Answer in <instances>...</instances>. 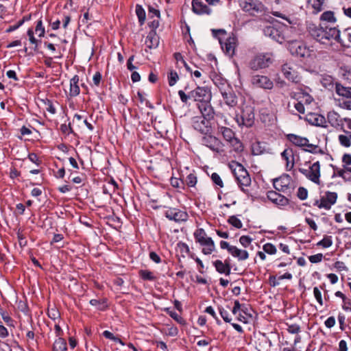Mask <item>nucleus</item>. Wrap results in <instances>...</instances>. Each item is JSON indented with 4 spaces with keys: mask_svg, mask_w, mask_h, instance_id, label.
Wrapping results in <instances>:
<instances>
[{
    "mask_svg": "<svg viewBox=\"0 0 351 351\" xmlns=\"http://www.w3.org/2000/svg\"><path fill=\"white\" fill-rule=\"evenodd\" d=\"M252 239L249 236H241L239 239V242L244 247H247L252 243Z\"/></svg>",
    "mask_w": 351,
    "mask_h": 351,
    "instance_id": "4d7b16f0",
    "label": "nucleus"
},
{
    "mask_svg": "<svg viewBox=\"0 0 351 351\" xmlns=\"http://www.w3.org/2000/svg\"><path fill=\"white\" fill-rule=\"evenodd\" d=\"M320 20L325 22H335L334 12L332 11L324 12L320 16Z\"/></svg>",
    "mask_w": 351,
    "mask_h": 351,
    "instance_id": "58836bf2",
    "label": "nucleus"
},
{
    "mask_svg": "<svg viewBox=\"0 0 351 351\" xmlns=\"http://www.w3.org/2000/svg\"><path fill=\"white\" fill-rule=\"evenodd\" d=\"M216 127L217 132L222 135L223 139L228 142L233 150L237 152H241L243 149V144L239 138L235 136V134L232 129L227 127L230 123L228 119L221 113L216 115Z\"/></svg>",
    "mask_w": 351,
    "mask_h": 351,
    "instance_id": "f257e3e1",
    "label": "nucleus"
},
{
    "mask_svg": "<svg viewBox=\"0 0 351 351\" xmlns=\"http://www.w3.org/2000/svg\"><path fill=\"white\" fill-rule=\"evenodd\" d=\"M53 351H66V341L62 338L59 337L56 339L53 346Z\"/></svg>",
    "mask_w": 351,
    "mask_h": 351,
    "instance_id": "473e14b6",
    "label": "nucleus"
},
{
    "mask_svg": "<svg viewBox=\"0 0 351 351\" xmlns=\"http://www.w3.org/2000/svg\"><path fill=\"white\" fill-rule=\"evenodd\" d=\"M241 9L250 14L256 15L265 12V5L259 0H239Z\"/></svg>",
    "mask_w": 351,
    "mask_h": 351,
    "instance_id": "9d476101",
    "label": "nucleus"
},
{
    "mask_svg": "<svg viewBox=\"0 0 351 351\" xmlns=\"http://www.w3.org/2000/svg\"><path fill=\"white\" fill-rule=\"evenodd\" d=\"M291 107H293L300 113L304 112V106L300 101L294 100L292 103L289 102L287 106L288 109L291 110Z\"/></svg>",
    "mask_w": 351,
    "mask_h": 351,
    "instance_id": "e433bc0d",
    "label": "nucleus"
},
{
    "mask_svg": "<svg viewBox=\"0 0 351 351\" xmlns=\"http://www.w3.org/2000/svg\"><path fill=\"white\" fill-rule=\"evenodd\" d=\"M211 180L213 182V183L215 184L219 187H223V182L218 173H213L211 175Z\"/></svg>",
    "mask_w": 351,
    "mask_h": 351,
    "instance_id": "864d4df0",
    "label": "nucleus"
},
{
    "mask_svg": "<svg viewBox=\"0 0 351 351\" xmlns=\"http://www.w3.org/2000/svg\"><path fill=\"white\" fill-rule=\"evenodd\" d=\"M212 119L204 117L195 116L191 119V125L194 130L202 134H208L212 132Z\"/></svg>",
    "mask_w": 351,
    "mask_h": 351,
    "instance_id": "f8f14e48",
    "label": "nucleus"
},
{
    "mask_svg": "<svg viewBox=\"0 0 351 351\" xmlns=\"http://www.w3.org/2000/svg\"><path fill=\"white\" fill-rule=\"evenodd\" d=\"M213 263L218 273L221 274H225L226 276H229L230 274L231 266L227 260H226L224 262H222L220 260H217Z\"/></svg>",
    "mask_w": 351,
    "mask_h": 351,
    "instance_id": "b1692460",
    "label": "nucleus"
},
{
    "mask_svg": "<svg viewBox=\"0 0 351 351\" xmlns=\"http://www.w3.org/2000/svg\"><path fill=\"white\" fill-rule=\"evenodd\" d=\"M338 140L341 145L345 147H350L351 146V139L346 136L341 134L338 136Z\"/></svg>",
    "mask_w": 351,
    "mask_h": 351,
    "instance_id": "8fccbe9b",
    "label": "nucleus"
},
{
    "mask_svg": "<svg viewBox=\"0 0 351 351\" xmlns=\"http://www.w3.org/2000/svg\"><path fill=\"white\" fill-rule=\"evenodd\" d=\"M191 97L197 103L210 100L211 93L207 87L197 86L195 89L191 90Z\"/></svg>",
    "mask_w": 351,
    "mask_h": 351,
    "instance_id": "dca6fc26",
    "label": "nucleus"
},
{
    "mask_svg": "<svg viewBox=\"0 0 351 351\" xmlns=\"http://www.w3.org/2000/svg\"><path fill=\"white\" fill-rule=\"evenodd\" d=\"M168 83L170 86H174L179 79L178 75L175 71H170L167 75Z\"/></svg>",
    "mask_w": 351,
    "mask_h": 351,
    "instance_id": "a19ab883",
    "label": "nucleus"
},
{
    "mask_svg": "<svg viewBox=\"0 0 351 351\" xmlns=\"http://www.w3.org/2000/svg\"><path fill=\"white\" fill-rule=\"evenodd\" d=\"M267 144L265 142L255 141L252 144V153L258 156L268 152Z\"/></svg>",
    "mask_w": 351,
    "mask_h": 351,
    "instance_id": "a878e982",
    "label": "nucleus"
},
{
    "mask_svg": "<svg viewBox=\"0 0 351 351\" xmlns=\"http://www.w3.org/2000/svg\"><path fill=\"white\" fill-rule=\"evenodd\" d=\"M343 304L342 306V308L343 310L346 311H350L351 312V300L348 298H346L343 300Z\"/></svg>",
    "mask_w": 351,
    "mask_h": 351,
    "instance_id": "774afa93",
    "label": "nucleus"
},
{
    "mask_svg": "<svg viewBox=\"0 0 351 351\" xmlns=\"http://www.w3.org/2000/svg\"><path fill=\"white\" fill-rule=\"evenodd\" d=\"M283 24L272 23L273 25H269L264 28L263 33L266 36H269L277 43L282 44L285 41Z\"/></svg>",
    "mask_w": 351,
    "mask_h": 351,
    "instance_id": "1a4fd4ad",
    "label": "nucleus"
},
{
    "mask_svg": "<svg viewBox=\"0 0 351 351\" xmlns=\"http://www.w3.org/2000/svg\"><path fill=\"white\" fill-rule=\"evenodd\" d=\"M341 74L344 80L351 82V67L344 66L340 69Z\"/></svg>",
    "mask_w": 351,
    "mask_h": 351,
    "instance_id": "c03bdc74",
    "label": "nucleus"
},
{
    "mask_svg": "<svg viewBox=\"0 0 351 351\" xmlns=\"http://www.w3.org/2000/svg\"><path fill=\"white\" fill-rule=\"evenodd\" d=\"M332 245V239L331 236H324V238L317 243V245L322 246L324 248L329 247Z\"/></svg>",
    "mask_w": 351,
    "mask_h": 351,
    "instance_id": "79ce46f5",
    "label": "nucleus"
},
{
    "mask_svg": "<svg viewBox=\"0 0 351 351\" xmlns=\"http://www.w3.org/2000/svg\"><path fill=\"white\" fill-rule=\"evenodd\" d=\"M228 222L237 228H241L243 226L241 221L234 215L230 216Z\"/></svg>",
    "mask_w": 351,
    "mask_h": 351,
    "instance_id": "de8ad7c7",
    "label": "nucleus"
},
{
    "mask_svg": "<svg viewBox=\"0 0 351 351\" xmlns=\"http://www.w3.org/2000/svg\"><path fill=\"white\" fill-rule=\"evenodd\" d=\"M306 121L312 125L327 128V121L326 118L318 113L309 112L306 115Z\"/></svg>",
    "mask_w": 351,
    "mask_h": 351,
    "instance_id": "6ab92c4d",
    "label": "nucleus"
},
{
    "mask_svg": "<svg viewBox=\"0 0 351 351\" xmlns=\"http://www.w3.org/2000/svg\"><path fill=\"white\" fill-rule=\"evenodd\" d=\"M339 106L341 108L346 110H351V97L346 99H342Z\"/></svg>",
    "mask_w": 351,
    "mask_h": 351,
    "instance_id": "69168bd1",
    "label": "nucleus"
},
{
    "mask_svg": "<svg viewBox=\"0 0 351 351\" xmlns=\"http://www.w3.org/2000/svg\"><path fill=\"white\" fill-rule=\"evenodd\" d=\"M197 177L194 173H189L184 182V184H186L189 187H194L197 184Z\"/></svg>",
    "mask_w": 351,
    "mask_h": 351,
    "instance_id": "37998d69",
    "label": "nucleus"
},
{
    "mask_svg": "<svg viewBox=\"0 0 351 351\" xmlns=\"http://www.w3.org/2000/svg\"><path fill=\"white\" fill-rule=\"evenodd\" d=\"M148 16L150 19H153L154 16H156L158 19H160V11L155 7L149 5Z\"/></svg>",
    "mask_w": 351,
    "mask_h": 351,
    "instance_id": "5fc2aeb1",
    "label": "nucleus"
},
{
    "mask_svg": "<svg viewBox=\"0 0 351 351\" xmlns=\"http://www.w3.org/2000/svg\"><path fill=\"white\" fill-rule=\"evenodd\" d=\"M337 199V193L335 192L326 191L319 199H315L313 204L314 206L319 208L330 210Z\"/></svg>",
    "mask_w": 351,
    "mask_h": 351,
    "instance_id": "ddd939ff",
    "label": "nucleus"
},
{
    "mask_svg": "<svg viewBox=\"0 0 351 351\" xmlns=\"http://www.w3.org/2000/svg\"><path fill=\"white\" fill-rule=\"evenodd\" d=\"M297 196L301 200L306 199L308 197L307 189L302 186L299 187L297 192Z\"/></svg>",
    "mask_w": 351,
    "mask_h": 351,
    "instance_id": "6e6d98bb",
    "label": "nucleus"
},
{
    "mask_svg": "<svg viewBox=\"0 0 351 351\" xmlns=\"http://www.w3.org/2000/svg\"><path fill=\"white\" fill-rule=\"evenodd\" d=\"M299 171L311 182L317 184H320V164L319 161L312 164L308 169L300 168Z\"/></svg>",
    "mask_w": 351,
    "mask_h": 351,
    "instance_id": "2eb2a0df",
    "label": "nucleus"
},
{
    "mask_svg": "<svg viewBox=\"0 0 351 351\" xmlns=\"http://www.w3.org/2000/svg\"><path fill=\"white\" fill-rule=\"evenodd\" d=\"M274 61V56L271 53H261L254 57L250 62V67L254 71L269 66Z\"/></svg>",
    "mask_w": 351,
    "mask_h": 351,
    "instance_id": "6e6552de",
    "label": "nucleus"
},
{
    "mask_svg": "<svg viewBox=\"0 0 351 351\" xmlns=\"http://www.w3.org/2000/svg\"><path fill=\"white\" fill-rule=\"evenodd\" d=\"M213 36L219 40L221 47L226 55L232 57L234 55L237 47V38L232 35L228 38L224 43L222 42L221 36L226 35V32L223 29H212Z\"/></svg>",
    "mask_w": 351,
    "mask_h": 351,
    "instance_id": "423d86ee",
    "label": "nucleus"
},
{
    "mask_svg": "<svg viewBox=\"0 0 351 351\" xmlns=\"http://www.w3.org/2000/svg\"><path fill=\"white\" fill-rule=\"evenodd\" d=\"M263 250L265 253L269 254H274L276 252V247L271 243H266L263 245Z\"/></svg>",
    "mask_w": 351,
    "mask_h": 351,
    "instance_id": "bf43d9fd",
    "label": "nucleus"
},
{
    "mask_svg": "<svg viewBox=\"0 0 351 351\" xmlns=\"http://www.w3.org/2000/svg\"><path fill=\"white\" fill-rule=\"evenodd\" d=\"M42 103L45 105L46 107V110L50 112L52 114H56V108L53 106V102L51 100L46 98L44 99H41Z\"/></svg>",
    "mask_w": 351,
    "mask_h": 351,
    "instance_id": "ea45409f",
    "label": "nucleus"
},
{
    "mask_svg": "<svg viewBox=\"0 0 351 351\" xmlns=\"http://www.w3.org/2000/svg\"><path fill=\"white\" fill-rule=\"evenodd\" d=\"M170 182L171 185L174 188H177L179 189H184V182L181 179L177 178H171Z\"/></svg>",
    "mask_w": 351,
    "mask_h": 351,
    "instance_id": "49530a36",
    "label": "nucleus"
},
{
    "mask_svg": "<svg viewBox=\"0 0 351 351\" xmlns=\"http://www.w3.org/2000/svg\"><path fill=\"white\" fill-rule=\"evenodd\" d=\"M210 101L206 100V101L197 103L196 106L200 112L199 116L213 120L215 117V112Z\"/></svg>",
    "mask_w": 351,
    "mask_h": 351,
    "instance_id": "a211bd4d",
    "label": "nucleus"
},
{
    "mask_svg": "<svg viewBox=\"0 0 351 351\" xmlns=\"http://www.w3.org/2000/svg\"><path fill=\"white\" fill-rule=\"evenodd\" d=\"M273 185L276 191H268L267 197L272 203L280 208H283L285 206V197L281 193H284L285 187L284 175L274 179Z\"/></svg>",
    "mask_w": 351,
    "mask_h": 351,
    "instance_id": "39448f33",
    "label": "nucleus"
},
{
    "mask_svg": "<svg viewBox=\"0 0 351 351\" xmlns=\"http://www.w3.org/2000/svg\"><path fill=\"white\" fill-rule=\"evenodd\" d=\"M230 254L237 258L238 261H245L248 258L249 254L246 250H240L236 246H234L233 247L230 248Z\"/></svg>",
    "mask_w": 351,
    "mask_h": 351,
    "instance_id": "c85d7f7f",
    "label": "nucleus"
},
{
    "mask_svg": "<svg viewBox=\"0 0 351 351\" xmlns=\"http://www.w3.org/2000/svg\"><path fill=\"white\" fill-rule=\"evenodd\" d=\"M284 279H285V274L279 276H273L269 278V283L271 286L276 287L277 285H279L280 281Z\"/></svg>",
    "mask_w": 351,
    "mask_h": 351,
    "instance_id": "a18cd8bd",
    "label": "nucleus"
},
{
    "mask_svg": "<svg viewBox=\"0 0 351 351\" xmlns=\"http://www.w3.org/2000/svg\"><path fill=\"white\" fill-rule=\"evenodd\" d=\"M287 139L295 145L299 147H303L304 145L308 142V140L306 138L302 137L300 136H298L293 134H287Z\"/></svg>",
    "mask_w": 351,
    "mask_h": 351,
    "instance_id": "cd10ccee",
    "label": "nucleus"
},
{
    "mask_svg": "<svg viewBox=\"0 0 351 351\" xmlns=\"http://www.w3.org/2000/svg\"><path fill=\"white\" fill-rule=\"evenodd\" d=\"M139 276L144 280L154 281L156 278L154 273L149 270H140Z\"/></svg>",
    "mask_w": 351,
    "mask_h": 351,
    "instance_id": "4c0bfd02",
    "label": "nucleus"
},
{
    "mask_svg": "<svg viewBox=\"0 0 351 351\" xmlns=\"http://www.w3.org/2000/svg\"><path fill=\"white\" fill-rule=\"evenodd\" d=\"M308 29L311 36L323 44L332 39L339 40L340 37L339 30L328 23H310Z\"/></svg>",
    "mask_w": 351,
    "mask_h": 351,
    "instance_id": "f03ea898",
    "label": "nucleus"
},
{
    "mask_svg": "<svg viewBox=\"0 0 351 351\" xmlns=\"http://www.w3.org/2000/svg\"><path fill=\"white\" fill-rule=\"evenodd\" d=\"M252 83L253 85L265 89H271L273 87V82L264 75H256L252 77Z\"/></svg>",
    "mask_w": 351,
    "mask_h": 351,
    "instance_id": "4be33fe9",
    "label": "nucleus"
},
{
    "mask_svg": "<svg viewBox=\"0 0 351 351\" xmlns=\"http://www.w3.org/2000/svg\"><path fill=\"white\" fill-rule=\"evenodd\" d=\"M149 27L152 30L147 34L145 44L149 49H155L159 45V36L156 32V29L158 27V23H151Z\"/></svg>",
    "mask_w": 351,
    "mask_h": 351,
    "instance_id": "f3484780",
    "label": "nucleus"
},
{
    "mask_svg": "<svg viewBox=\"0 0 351 351\" xmlns=\"http://www.w3.org/2000/svg\"><path fill=\"white\" fill-rule=\"evenodd\" d=\"M169 315L176 320L178 323H182L183 319L181 316H180L175 311L170 310L169 308H167L165 310Z\"/></svg>",
    "mask_w": 351,
    "mask_h": 351,
    "instance_id": "3c124183",
    "label": "nucleus"
},
{
    "mask_svg": "<svg viewBox=\"0 0 351 351\" xmlns=\"http://www.w3.org/2000/svg\"><path fill=\"white\" fill-rule=\"evenodd\" d=\"M34 34H36L38 37H42L45 34V27L43 26V23H37L36 26Z\"/></svg>",
    "mask_w": 351,
    "mask_h": 351,
    "instance_id": "0e129e2a",
    "label": "nucleus"
},
{
    "mask_svg": "<svg viewBox=\"0 0 351 351\" xmlns=\"http://www.w3.org/2000/svg\"><path fill=\"white\" fill-rule=\"evenodd\" d=\"M287 48L291 55L305 60H312L316 56L314 50L307 47L302 40H291L288 42Z\"/></svg>",
    "mask_w": 351,
    "mask_h": 351,
    "instance_id": "20e7f679",
    "label": "nucleus"
},
{
    "mask_svg": "<svg viewBox=\"0 0 351 351\" xmlns=\"http://www.w3.org/2000/svg\"><path fill=\"white\" fill-rule=\"evenodd\" d=\"M201 143L217 153H220L223 151V143L217 137L213 136L212 132L204 134L201 138Z\"/></svg>",
    "mask_w": 351,
    "mask_h": 351,
    "instance_id": "4468645a",
    "label": "nucleus"
},
{
    "mask_svg": "<svg viewBox=\"0 0 351 351\" xmlns=\"http://www.w3.org/2000/svg\"><path fill=\"white\" fill-rule=\"evenodd\" d=\"M335 91L337 94L346 99L351 97V87L344 86L339 83L335 84Z\"/></svg>",
    "mask_w": 351,
    "mask_h": 351,
    "instance_id": "c756f323",
    "label": "nucleus"
},
{
    "mask_svg": "<svg viewBox=\"0 0 351 351\" xmlns=\"http://www.w3.org/2000/svg\"><path fill=\"white\" fill-rule=\"evenodd\" d=\"M165 217L175 221H184L187 219L188 215L186 212L175 208H169L165 211Z\"/></svg>",
    "mask_w": 351,
    "mask_h": 351,
    "instance_id": "aec40b11",
    "label": "nucleus"
},
{
    "mask_svg": "<svg viewBox=\"0 0 351 351\" xmlns=\"http://www.w3.org/2000/svg\"><path fill=\"white\" fill-rule=\"evenodd\" d=\"M178 95L182 102L184 104H186L189 99H192V98L191 97V91H189L188 94H186L184 90H178Z\"/></svg>",
    "mask_w": 351,
    "mask_h": 351,
    "instance_id": "13d9d810",
    "label": "nucleus"
},
{
    "mask_svg": "<svg viewBox=\"0 0 351 351\" xmlns=\"http://www.w3.org/2000/svg\"><path fill=\"white\" fill-rule=\"evenodd\" d=\"M60 130L63 134H69L73 132L72 128L71 127V124H62L60 125Z\"/></svg>",
    "mask_w": 351,
    "mask_h": 351,
    "instance_id": "338daca9",
    "label": "nucleus"
},
{
    "mask_svg": "<svg viewBox=\"0 0 351 351\" xmlns=\"http://www.w3.org/2000/svg\"><path fill=\"white\" fill-rule=\"evenodd\" d=\"M218 310L221 317L224 320V322L227 323H230L232 319L230 317L228 311L221 306L219 307Z\"/></svg>",
    "mask_w": 351,
    "mask_h": 351,
    "instance_id": "603ef678",
    "label": "nucleus"
},
{
    "mask_svg": "<svg viewBox=\"0 0 351 351\" xmlns=\"http://www.w3.org/2000/svg\"><path fill=\"white\" fill-rule=\"evenodd\" d=\"M236 121L239 126L251 127L254 122V108L251 106H243L241 115H236Z\"/></svg>",
    "mask_w": 351,
    "mask_h": 351,
    "instance_id": "9b49d317",
    "label": "nucleus"
},
{
    "mask_svg": "<svg viewBox=\"0 0 351 351\" xmlns=\"http://www.w3.org/2000/svg\"><path fill=\"white\" fill-rule=\"evenodd\" d=\"M221 95L225 104L230 108H234L237 105V97L234 93L232 87L228 90H223V91L221 93Z\"/></svg>",
    "mask_w": 351,
    "mask_h": 351,
    "instance_id": "5701e85b",
    "label": "nucleus"
},
{
    "mask_svg": "<svg viewBox=\"0 0 351 351\" xmlns=\"http://www.w3.org/2000/svg\"><path fill=\"white\" fill-rule=\"evenodd\" d=\"M229 167L240 189L249 195L247 187L250 186L252 180L247 169L241 164L234 161L229 165Z\"/></svg>",
    "mask_w": 351,
    "mask_h": 351,
    "instance_id": "7ed1b4c3",
    "label": "nucleus"
},
{
    "mask_svg": "<svg viewBox=\"0 0 351 351\" xmlns=\"http://www.w3.org/2000/svg\"><path fill=\"white\" fill-rule=\"evenodd\" d=\"M90 304L92 306H97L98 310L104 311L105 309L104 302H101L98 300L92 299L89 302Z\"/></svg>",
    "mask_w": 351,
    "mask_h": 351,
    "instance_id": "052dcab7",
    "label": "nucleus"
},
{
    "mask_svg": "<svg viewBox=\"0 0 351 351\" xmlns=\"http://www.w3.org/2000/svg\"><path fill=\"white\" fill-rule=\"evenodd\" d=\"M287 326H288L287 330L290 333L298 335V332L300 331V326L298 324H291V325H289L287 323ZM300 341V336L299 335H296L295 339H294V343H297V342H298Z\"/></svg>",
    "mask_w": 351,
    "mask_h": 351,
    "instance_id": "c9c22d12",
    "label": "nucleus"
},
{
    "mask_svg": "<svg viewBox=\"0 0 351 351\" xmlns=\"http://www.w3.org/2000/svg\"><path fill=\"white\" fill-rule=\"evenodd\" d=\"M320 83L324 88L328 90L334 87V79L330 75H322L320 78Z\"/></svg>",
    "mask_w": 351,
    "mask_h": 351,
    "instance_id": "2f4dec72",
    "label": "nucleus"
},
{
    "mask_svg": "<svg viewBox=\"0 0 351 351\" xmlns=\"http://www.w3.org/2000/svg\"><path fill=\"white\" fill-rule=\"evenodd\" d=\"M326 121H328L332 127L336 129L343 130L344 118H341L335 111H330L328 112Z\"/></svg>",
    "mask_w": 351,
    "mask_h": 351,
    "instance_id": "412c9836",
    "label": "nucleus"
},
{
    "mask_svg": "<svg viewBox=\"0 0 351 351\" xmlns=\"http://www.w3.org/2000/svg\"><path fill=\"white\" fill-rule=\"evenodd\" d=\"M214 84L218 87L220 93L223 92V90H228L231 88V86L228 84V82L224 80L221 78L220 77H216L213 79Z\"/></svg>",
    "mask_w": 351,
    "mask_h": 351,
    "instance_id": "7c9ffc66",
    "label": "nucleus"
},
{
    "mask_svg": "<svg viewBox=\"0 0 351 351\" xmlns=\"http://www.w3.org/2000/svg\"><path fill=\"white\" fill-rule=\"evenodd\" d=\"M79 83V76L75 75L70 80L69 95L71 97L77 96L80 93Z\"/></svg>",
    "mask_w": 351,
    "mask_h": 351,
    "instance_id": "bb28decb",
    "label": "nucleus"
},
{
    "mask_svg": "<svg viewBox=\"0 0 351 351\" xmlns=\"http://www.w3.org/2000/svg\"><path fill=\"white\" fill-rule=\"evenodd\" d=\"M313 295H314V297L315 298L317 302L320 305H323V300H322V293L318 287H315L313 288Z\"/></svg>",
    "mask_w": 351,
    "mask_h": 351,
    "instance_id": "680f3d73",
    "label": "nucleus"
},
{
    "mask_svg": "<svg viewBox=\"0 0 351 351\" xmlns=\"http://www.w3.org/2000/svg\"><path fill=\"white\" fill-rule=\"evenodd\" d=\"M287 79L296 84L300 82L301 77L296 71L289 68V71H287Z\"/></svg>",
    "mask_w": 351,
    "mask_h": 351,
    "instance_id": "f704fd0d",
    "label": "nucleus"
},
{
    "mask_svg": "<svg viewBox=\"0 0 351 351\" xmlns=\"http://www.w3.org/2000/svg\"><path fill=\"white\" fill-rule=\"evenodd\" d=\"M307 2L313 9V12L316 14L322 11L324 0H307Z\"/></svg>",
    "mask_w": 351,
    "mask_h": 351,
    "instance_id": "72a5a7b5",
    "label": "nucleus"
},
{
    "mask_svg": "<svg viewBox=\"0 0 351 351\" xmlns=\"http://www.w3.org/2000/svg\"><path fill=\"white\" fill-rule=\"evenodd\" d=\"M196 242L203 247L202 253L205 255L210 254L215 250V245L211 237L207 236L203 228H198L194 232Z\"/></svg>",
    "mask_w": 351,
    "mask_h": 351,
    "instance_id": "0eeeda50",
    "label": "nucleus"
},
{
    "mask_svg": "<svg viewBox=\"0 0 351 351\" xmlns=\"http://www.w3.org/2000/svg\"><path fill=\"white\" fill-rule=\"evenodd\" d=\"M324 256L322 254L319 253L315 255L310 256L308 260L312 263H317L322 261Z\"/></svg>",
    "mask_w": 351,
    "mask_h": 351,
    "instance_id": "e2e57ef3",
    "label": "nucleus"
},
{
    "mask_svg": "<svg viewBox=\"0 0 351 351\" xmlns=\"http://www.w3.org/2000/svg\"><path fill=\"white\" fill-rule=\"evenodd\" d=\"M192 9L193 11L198 14H210L211 10L202 1L199 0L192 1Z\"/></svg>",
    "mask_w": 351,
    "mask_h": 351,
    "instance_id": "393cba45",
    "label": "nucleus"
},
{
    "mask_svg": "<svg viewBox=\"0 0 351 351\" xmlns=\"http://www.w3.org/2000/svg\"><path fill=\"white\" fill-rule=\"evenodd\" d=\"M136 14L138 16L139 22H144L145 19V11L141 5H136Z\"/></svg>",
    "mask_w": 351,
    "mask_h": 351,
    "instance_id": "09e8293b",
    "label": "nucleus"
}]
</instances>
